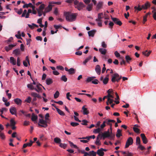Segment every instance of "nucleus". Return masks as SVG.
I'll return each mask as SVG.
<instances>
[{"mask_svg":"<svg viewBox=\"0 0 156 156\" xmlns=\"http://www.w3.org/2000/svg\"><path fill=\"white\" fill-rule=\"evenodd\" d=\"M140 136L142 139L143 143L145 144H146L147 143V140L145 135L144 133H141L140 134Z\"/></svg>","mask_w":156,"mask_h":156,"instance_id":"nucleus-9","label":"nucleus"},{"mask_svg":"<svg viewBox=\"0 0 156 156\" xmlns=\"http://www.w3.org/2000/svg\"><path fill=\"white\" fill-rule=\"evenodd\" d=\"M134 9H135V10H137L138 11H140L142 10L143 9L142 8V6H140L139 5H138V6H135L134 7Z\"/></svg>","mask_w":156,"mask_h":156,"instance_id":"nucleus-27","label":"nucleus"},{"mask_svg":"<svg viewBox=\"0 0 156 156\" xmlns=\"http://www.w3.org/2000/svg\"><path fill=\"white\" fill-rule=\"evenodd\" d=\"M74 4L75 5V8H77L79 11L83 9V8L85 7V5L83 2H79L77 0L75 1Z\"/></svg>","mask_w":156,"mask_h":156,"instance_id":"nucleus-3","label":"nucleus"},{"mask_svg":"<svg viewBox=\"0 0 156 156\" xmlns=\"http://www.w3.org/2000/svg\"><path fill=\"white\" fill-rule=\"evenodd\" d=\"M54 27L56 29L58 30V29H61L62 27L61 25H54Z\"/></svg>","mask_w":156,"mask_h":156,"instance_id":"nucleus-55","label":"nucleus"},{"mask_svg":"<svg viewBox=\"0 0 156 156\" xmlns=\"http://www.w3.org/2000/svg\"><path fill=\"white\" fill-rule=\"evenodd\" d=\"M59 146L63 148L64 149H65L67 147V145L65 144H62V143H60V144Z\"/></svg>","mask_w":156,"mask_h":156,"instance_id":"nucleus-48","label":"nucleus"},{"mask_svg":"<svg viewBox=\"0 0 156 156\" xmlns=\"http://www.w3.org/2000/svg\"><path fill=\"white\" fill-rule=\"evenodd\" d=\"M61 80L62 81L66 82L67 80V78L65 75H62L61 77Z\"/></svg>","mask_w":156,"mask_h":156,"instance_id":"nucleus-37","label":"nucleus"},{"mask_svg":"<svg viewBox=\"0 0 156 156\" xmlns=\"http://www.w3.org/2000/svg\"><path fill=\"white\" fill-rule=\"evenodd\" d=\"M53 5H52V4L50 3V2L49 3V4L45 9V10H47L46 12H49L52 9V7Z\"/></svg>","mask_w":156,"mask_h":156,"instance_id":"nucleus-20","label":"nucleus"},{"mask_svg":"<svg viewBox=\"0 0 156 156\" xmlns=\"http://www.w3.org/2000/svg\"><path fill=\"white\" fill-rule=\"evenodd\" d=\"M40 86H42V85L40 84H37L36 87L37 89L35 88L34 90L37 92H39L41 91L42 89Z\"/></svg>","mask_w":156,"mask_h":156,"instance_id":"nucleus-17","label":"nucleus"},{"mask_svg":"<svg viewBox=\"0 0 156 156\" xmlns=\"http://www.w3.org/2000/svg\"><path fill=\"white\" fill-rule=\"evenodd\" d=\"M151 52V51H149L147 52V51L146 50L145 51H143L142 53L143 55H144L145 56H148Z\"/></svg>","mask_w":156,"mask_h":156,"instance_id":"nucleus-30","label":"nucleus"},{"mask_svg":"<svg viewBox=\"0 0 156 156\" xmlns=\"http://www.w3.org/2000/svg\"><path fill=\"white\" fill-rule=\"evenodd\" d=\"M101 129L99 128L96 129H95L93 131V132L95 133H99L101 131Z\"/></svg>","mask_w":156,"mask_h":156,"instance_id":"nucleus-47","label":"nucleus"},{"mask_svg":"<svg viewBox=\"0 0 156 156\" xmlns=\"http://www.w3.org/2000/svg\"><path fill=\"white\" fill-rule=\"evenodd\" d=\"M95 70L96 72L98 74L100 75V74L101 69L100 66L99 65H96L95 68Z\"/></svg>","mask_w":156,"mask_h":156,"instance_id":"nucleus-14","label":"nucleus"},{"mask_svg":"<svg viewBox=\"0 0 156 156\" xmlns=\"http://www.w3.org/2000/svg\"><path fill=\"white\" fill-rule=\"evenodd\" d=\"M70 125L71 126L73 127H75L79 125V124L77 122H71L70 123Z\"/></svg>","mask_w":156,"mask_h":156,"instance_id":"nucleus-50","label":"nucleus"},{"mask_svg":"<svg viewBox=\"0 0 156 156\" xmlns=\"http://www.w3.org/2000/svg\"><path fill=\"white\" fill-rule=\"evenodd\" d=\"M138 148H140L142 151H143L145 149L144 147L140 144L139 145Z\"/></svg>","mask_w":156,"mask_h":156,"instance_id":"nucleus-56","label":"nucleus"},{"mask_svg":"<svg viewBox=\"0 0 156 156\" xmlns=\"http://www.w3.org/2000/svg\"><path fill=\"white\" fill-rule=\"evenodd\" d=\"M133 131L136 133H139L140 130L138 128H136L135 127H133Z\"/></svg>","mask_w":156,"mask_h":156,"instance_id":"nucleus-44","label":"nucleus"},{"mask_svg":"<svg viewBox=\"0 0 156 156\" xmlns=\"http://www.w3.org/2000/svg\"><path fill=\"white\" fill-rule=\"evenodd\" d=\"M31 95L35 98H41V97L38 94L35 92H32L31 94Z\"/></svg>","mask_w":156,"mask_h":156,"instance_id":"nucleus-15","label":"nucleus"},{"mask_svg":"<svg viewBox=\"0 0 156 156\" xmlns=\"http://www.w3.org/2000/svg\"><path fill=\"white\" fill-rule=\"evenodd\" d=\"M54 141L55 142L57 143H60V142L61 141V139L58 137H56L54 139Z\"/></svg>","mask_w":156,"mask_h":156,"instance_id":"nucleus-41","label":"nucleus"},{"mask_svg":"<svg viewBox=\"0 0 156 156\" xmlns=\"http://www.w3.org/2000/svg\"><path fill=\"white\" fill-rule=\"evenodd\" d=\"M99 51L103 55H105L106 53V50L103 48H100L99 49Z\"/></svg>","mask_w":156,"mask_h":156,"instance_id":"nucleus-32","label":"nucleus"},{"mask_svg":"<svg viewBox=\"0 0 156 156\" xmlns=\"http://www.w3.org/2000/svg\"><path fill=\"white\" fill-rule=\"evenodd\" d=\"M59 93L58 91H57L54 94V98H58L59 95Z\"/></svg>","mask_w":156,"mask_h":156,"instance_id":"nucleus-49","label":"nucleus"},{"mask_svg":"<svg viewBox=\"0 0 156 156\" xmlns=\"http://www.w3.org/2000/svg\"><path fill=\"white\" fill-rule=\"evenodd\" d=\"M14 101L18 105H21L22 103V101L19 98H16L14 99Z\"/></svg>","mask_w":156,"mask_h":156,"instance_id":"nucleus-10","label":"nucleus"},{"mask_svg":"<svg viewBox=\"0 0 156 156\" xmlns=\"http://www.w3.org/2000/svg\"><path fill=\"white\" fill-rule=\"evenodd\" d=\"M32 5V3H30L29 4H25L23 6V8H28V7H30Z\"/></svg>","mask_w":156,"mask_h":156,"instance_id":"nucleus-42","label":"nucleus"},{"mask_svg":"<svg viewBox=\"0 0 156 156\" xmlns=\"http://www.w3.org/2000/svg\"><path fill=\"white\" fill-rule=\"evenodd\" d=\"M101 46L104 48H106L107 47V44H105V42L103 41L102 43Z\"/></svg>","mask_w":156,"mask_h":156,"instance_id":"nucleus-63","label":"nucleus"},{"mask_svg":"<svg viewBox=\"0 0 156 156\" xmlns=\"http://www.w3.org/2000/svg\"><path fill=\"white\" fill-rule=\"evenodd\" d=\"M32 98L30 97H28L25 100V102H27L28 103H30L31 101Z\"/></svg>","mask_w":156,"mask_h":156,"instance_id":"nucleus-46","label":"nucleus"},{"mask_svg":"<svg viewBox=\"0 0 156 156\" xmlns=\"http://www.w3.org/2000/svg\"><path fill=\"white\" fill-rule=\"evenodd\" d=\"M27 87L31 90H34L35 89L32 83L28 84L27 85Z\"/></svg>","mask_w":156,"mask_h":156,"instance_id":"nucleus-35","label":"nucleus"},{"mask_svg":"<svg viewBox=\"0 0 156 156\" xmlns=\"http://www.w3.org/2000/svg\"><path fill=\"white\" fill-rule=\"evenodd\" d=\"M47 120H44L42 119H40L39 120V123L43 125H41L40 123H38V125L41 127L46 128L48 126Z\"/></svg>","mask_w":156,"mask_h":156,"instance_id":"nucleus-5","label":"nucleus"},{"mask_svg":"<svg viewBox=\"0 0 156 156\" xmlns=\"http://www.w3.org/2000/svg\"><path fill=\"white\" fill-rule=\"evenodd\" d=\"M115 137V135L114 134L112 133V131H111V134H108L105 132H104L102 134L101 138L102 137L103 139L104 140L106 138H109L110 140H114Z\"/></svg>","mask_w":156,"mask_h":156,"instance_id":"nucleus-2","label":"nucleus"},{"mask_svg":"<svg viewBox=\"0 0 156 156\" xmlns=\"http://www.w3.org/2000/svg\"><path fill=\"white\" fill-rule=\"evenodd\" d=\"M106 123L107 125H109V124L111 122L115 123V121L114 120L112 119H106Z\"/></svg>","mask_w":156,"mask_h":156,"instance_id":"nucleus-34","label":"nucleus"},{"mask_svg":"<svg viewBox=\"0 0 156 156\" xmlns=\"http://www.w3.org/2000/svg\"><path fill=\"white\" fill-rule=\"evenodd\" d=\"M45 7V5L44 4H42L39 6L38 9H37L36 10L43 12V10L44 9Z\"/></svg>","mask_w":156,"mask_h":156,"instance_id":"nucleus-22","label":"nucleus"},{"mask_svg":"<svg viewBox=\"0 0 156 156\" xmlns=\"http://www.w3.org/2000/svg\"><path fill=\"white\" fill-rule=\"evenodd\" d=\"M136 144L139 145L140 144V140L139 136H137L136 137Z\"/></svg>","mask_w":156,"mask_h":156,"instance_id":"nucleus-40","label":"nucleus"},{"mask_svg":"<svg viewBox=\"0 0 156 156\" xmlns=\"http://www.w3.org/2000/svg\"><path fill=\"white\" fill-rule=\"evenodd\" d=\"M122 131L121 130L119 129H118L117 130V133L116 134V136L118 138H119L121 136H122V133H121Z\"/></svg>","mask_w":156,"mask_h":156,"instance_id":"nucleus-23","label":"nucleus"},{"mask_svg":"<svg viewBox=\"0 0 156 156\" xmlns=\"http://www.w3.org/2000/svg\"><path fill=\"white\" fill-rule=\"evenodd\" d=\"M17 66H19L20 65V58L19 57H18L17 60Z\"/></svg>","mask_w":156,"mask_h":156,"instance_id":"nucleus-58","label":"nucleus"},{"mask_svg":"<svg viewBox=\"0 0 156 156\" xmlns=\"http://www.w3.org/2000/svg\"><path fill=\"white\" fill-rule=\"evenodd\" d=\"M50 3L52 4H56L57 5H60L61 3V2H50Z\"/></svg>","mask_w":156,"mask_h":156,"instance_id":"nucleus-57","label":"nucleus"},{"mask_svg":"<svg viewBox=\"0 0 156 156\" xmlns=\"http://www.w3.org/2000/svg\"><path fill=\"white\" fill-rule=\"evenodd\" d=\"M27 13V10L26 9L24 10L23 12L22 15V17H24L25 16L26 14Z\"/></svg>","mask_w":156,"mask_h":156,"instance_id":"nucleus-59","label":"nucleus"},{"mask_svg":"<svg viewBox=\"0 0 156 156\" xmlns=\"http://www.w3.org/2000/svg\"><path fill=\"white\" fill-rule=\"evenodd\" d=\"M96 31L95 30H92L88 32V34L89 37H93Z\"/></svg>","mask_w":156,"mask_h":156,"instance_id":"nucleus-13","label":"nucleus"},{"mask_svg":"<svg viewBox=\"0 0 156 156\" xmlns=\"http://www.w3.org/2000/svg\"><path fill=\"white\" fill-rule=\"evenodd\" d=\"M111 19L116 24L118 25L119 26H120L122 25V22L118 18H113L112 17Z\"/></svg>","mask_w":156,"mask_h":156,"instance_id":"nucleus-7","label":"nucleus"},{"mask_svg":"<svg viewBox=\"0 0 156 156\" xmlns=\"http://www.w3.org/2000/svg\"><path fill=\"white\" fill-rule=\"evenodd\" d=\"M121 78V76H120L117 73H115L112 76L111 81L113 83H115L116 81L119 82Z\"/></svg>","mask_w":156,"mask_h":156,"instance_id":"nucleus-4","label":"nucleus"},{"mask_svg":"<svg viewBox=\"0 0 156 156\" xmlns=\"http://www.w3.org/2000/svg\"><path fill=\"white\" fill-rule=\"evenodd\" d=\"M98 81L97 79H95L94 80L92 81V83L94 84H97L98 83Z\"/></svg>","mask_w":156,"mask_h":156,"instance_id":"nucleus-61","label":"nucleus"},{"mask_svg":"<svg viewBox=\"0 0 156 156\" xmlns=\"http://www.w3.org/2000/svg\"><path fill=\"white\" fill-rule=\"evenodd\" d=\"M34 142L32 141L31 140H30V143H26V144H24L23 145V148H26L27 146L30 147L32 145V144Z\"/></svg>","mask_w":156,"mask_h":156,"instance_id":"nucleus-18","label":"nucleus"},{"mask_svg":"<svg viewBox=\"0 0 156 156\" xmlns=\"http://www.w3.org/2000/svg\"><path fill=\"white\" fill-rule=\"evenodd\" d=\"M102 5V2H100L98 3L97 5V8L98 9H100L101 8Z\"/></svg>","mask_w":156,"mask_h":156,"instance_id":"nucleus-38","label":"nucleus"},{"mask_svg":"<svg viewBox=\"0 0 156 156\" xmlns=\"http://www.w3.org/2000/svg\"><path fill=\"white\" fill-rule=\"evenodd\" d=\"M93 5L92 4H89L86 8L89 11H90L92 9Z\"/></svg>","mask_w":156,"mask_h":156,"instance_id":"nucleus-36","label":"nucleus"},{"mask_svg":"<svg viewBox=\"0 0 156 156\" xmlns=\"http://www.w3.org/2000/svg\"><path fill=\"white\" fill-rule=\"evenodd\" d=\"M10 126H15L16 122L13 119H11L10 120Z\"/></svg>","mask_w":156,"mask_h":156,"instance_id":"nucleus-43","label":"nucleus"},{"mask_svg":"<svg viewBox=\"0 0 156 156\" xmlns=\"http://www.w3.org/2000/svg\"><path fill=\"white\" fill-rule=\"evenodd\" d=\"M147 15H145L143 17V23L144 24L145 22H146L147 20Z\"/></svg>","mask_w":156,"mask_h":156,"instance_id":"nucleus-60","label":"nucleus"},{"mask_svg":"<svg viewBox=\"0 0 156 156\" xmlns=\"http://www.w3.org/2000/svg\"><path fill=\"white\" fill-rule=\"evenodd\" d=\"M46 81V84L48 85H49L53 83L52 79L50 78H47Z\"/></svg>","mask_w":156,"mask_h":156,"instance_id":"nucleus-26","label":"nucleus"},{"mask_svg":"<svg viewBox=\"0 0 156 156\" xmlns=\"http://www.w3.org/2000/svg\"><path fill=\"white\" fill-rule=\"evenodd\" d=\"M152 13H153V17L154 20H156V12H154V11H152Z\"/></svg>","mask_w":156,"mask_h":156,"instance_id":"nucleus-64","label":"nucleus"},{"mask_svg":"<svg viewBox=\"0 0 156 156\" xmlns=\"http://www.w3.org/2000/svg\"><path fill=\"white\" fill-rule=\"evenodd\" d=\"M84 106H83L82 108L83 110V113L84 115H87L89 113V111L87 110V108H85Z\"/></svg>","mask_w":156,"mask_h":156,"instance_id":"nucleus-24","label":"nucleus"},{"mask_svg":"<svg viewBox=\"0 0 156 156\" xmlns=\"http://www.w3.org/2000/svg\"><path fill=\"white\" fill-rule=\"evenodd\" d=\"M7 111V109L5 108H3L2 109H0V112H2V114H3V112H6Z\"/></svg>","mask_w":156,"mask_h":156,"instance_id":"nucleus-53","label":"nucleus"},{"mask_svg":"<svg viewBox=\"0 0 156 156\" xmlns=\"http://www.w3.org/2000/svg\"><path fill=\"white\" fill-rule=\"evenodd\" d=\"M97 154V152H95L94 151H90L89 153L90 155H92L93 156H96Z\"/></svg>","mask_w":156,"mask_h":156,"instance_id":"nucleus-45","label":"nucleus"},{"mask_svg":"<svg viewBox=\"0 0 156 156\" xmlns=\"http://www.w3.org/2000/svg\"><path fill=\"white\" fill-rule=\"evenodd\" d=\"M103 16V13L102 12L99 13L98 14V18H99V19H101L102 18V16Z\"/></svg>","mask_w":156,"mask_h":156,"instance_id":"nucleus-54","label":"nucleus"},{"mask_svg":"<svg viewBox=\"0 0 156 156\" xmlns=\"http://www.w3.org/2000/svg\"><path fill=\"white\" fill-rule=\"evenodd\" d=\"M10 62L11 63L15 65L16 64V61L14 58L12 57H11L10 58Z\"/></svg>","mask_w":156,"mask_h":156,"instance_id":"nucleus-19","label":"nucleus"},{"mask_svg":"<svg viewBox=\"0 0 156 156\" xmlns=\"http://www.w3.org/2000/svg\"><path fill=\"white\" fill-rule=\"evenodd\" d=\"M49 114L48 113H47L45 116V118L46 120H49L48 118L49 117Z\"/></svg>","mask_w":156,"mask_h":156,"instance_id":"nucleus-62","label":"nucleus"},{"mask_svg":"<svg viewBox=\"0 0 156 156\" xmlns=\"http://www.w3.org/2000/svg\"><path fill=\"white\" fill-rule=\"evenodd\" d=\"M9 111L10 112L12 115H15L16 116H17L16 113V109L15 107H11L9 109Z\"/></svg>","mask_w":156,"mask_h":156,"instance_id":"nucleus-8","label":"nucleus"},{"mask_svg":"<svg viewBox=\"0 0 156 156\" xmlns=\"http://www.w3.org/2000/svg\"><path fill=\"white\" fill-rule=\"evenodd\" d=\"M68 72H69V73L70 74H73L75 73V70L73 68H71L69 69Z\"/></svg>","mask_w":156,"mask_h":156,"instance_id":"nucleus-39","label":"nucleus"},{"mask_svg":"<svg viewBox=\"0 0 156 156\" xmlns=\"http://www.w3.org/2000/svg\"><path fill=\"white\" fill-rule=\"evenodd\" d=\"M12 54L16 56L20 55L21 54V51L20 49L17 48L14 50L12 52Z\"/></svg>","mask_w":156,"mask_h":156,"instance_id":"nucleus-11","label":"nucleus"},{"mask_svg":"<svg viewBox=\"0 0 156 156\" xmlns=\"http://www.w3.org/2000/svg\"><path fill=\"white\" fill-rule=\"evenodd\" d=\"M97 153L99 156H102V155H104L105 154L104 152L101 149L98 150Z\"/></svg>","mask_w":156,"mask_h":156,"instance_id":"nucleus-29","label":"nucleus"},{"mask_svg":"<svg viewBox=\"0 0 156 156\" xmlns=\"http://www.w3.org/2000/svg\"><path fill=\"white\" fill-rule=\"evenodd\" d=\"M77 15L76 13H71L69 12H64V15L66 17V20L69 22H72L75 20Z\"/></svg>","mask_w":156,"mask_h":156,"instance_id":"nucleus-1","label":"nucleus"},{"mask_svg":"<svg viewBox=\"0 0 156 156\" xmlns=\"http://www.w3.org/2000/svg\"><path fill=\"white\" fill-rule=\"evenodd\" d=\"M56 110L58 113L61 116H64L65 114V113L62 110L58 109V108H56Z\"/></svg>","mask_w":156,"mask_h":156,"instance_id":"nucleus-31","label":"nucleus"},{"mask_svg":"<svg viewBox=\"0 0 156 156\" xmlns=\"http://www.w3.org/2000/svg\"><path fill=\"white\" fill-rule=\"evenodd\" d=\"M133 143V140L132 137H130L127 139L125 146V148H128L129 145L132 144Z\"/></svg>","mask_w":156,"mask_h":156,"instance_id":"nucleus-6","label":"nucleus"},{"mask_svg":"<svg viewBox=\"0 0 156 156\" xmlns=\"http://www.w3.org/2000/svg\"><path fill=\"white\" fill-rule=\"evenodd\" d=\"M82 124L84 125H87V123L88 122V121L85 120H83L82 121Z\"/></svg>","mask_w":156,"mask_h":156,"instance_id":"nucleus-52","label":"nucleus"},{"mask_svg":"<svg viewBox=\"0 0 156 156\" xmlns=\"http://www.w3.org/2000/svg\"><path fill=\"white\" fill-rule=\"evenodd\" d=\"M126 61L128 63H130V62L131 61L132 58L129 55H127L125 56Z\"/></svg>","mask_w":156,"mask_h":156,"instance_id":"nucleus-25","label":"nucleus"},{"mask_svg":"<svg viewBox=\"0 0 156 156\" xmlns=\"http://www.w3.org/2000/svg\"><path fill=\"white\" fill-rule=\"evenodd\" d=\"M108 76L109 75H107L105 78L103 80V83L104 84H106L108 83L109 80Z\"/></svg>","mask_w":156,"mask_h":156,"instance_id":"nucleus-28","label":"nucleus"},{"mask_svg":"<svg viewBox=\"0 0 156 156\" xmlns=\"http://www.w3.org/2000/svg\"><path fill=\"white\" fill-rule=\"evenodd\" d=\"M16 46V44H9L8 46H6L5 47V50L7 51H8L12 49L13 47Z\"/></svg>","mask_w":156,"mask_h":156,"instance_id":"nucleus-12","label":"nucleus"},{"mask_svg":"<svg viewBox=\"0 0 156 156\" xmlns=\"http://www.w3.org/2000/svg\"><path fill=\"white\" fill-rule=\"evenodd\" d=\"M37 115H35L34 113H32L31 120L33 121H35L37 120Z\"/></svg>","mask_w":156,"mask_h":156,"instance_id":"nucleus-33","label":"nucleus"},{"mask_svg":"<svg viewBox=\"0 0 156 156\" xmlns=\"http://www.w3.org/2000/svg\"><path fill=\"white\" fill-rule=\"evenodd\" d=\"M56 69H60L61 70H63L64 69L63 66H56Z\"/></svg>","mask_w":156,"mask_h":156,"instance_id":"nucleus-51","label":"nucleus"},{"mask_svg":"<svg viewBox=\"0 0 156 156\" xmlns=\"http://www.w3.org/2000/svg\"><path fill=\"white\" fill-rule=\"evenodd\" d=\"M150 3L147 2L146 3H145L144 4L142 5V8L143 9H147L148 7H150Z\"/></svg>","mask_w":156,"mask_h":156,"instance_id":"nucleus-16","label":"nucleus"},{"mask_svg":"<svg viewBox=\"0 0 156 156\" xmlns=\"http://www.w3.org/2000/svg\"><path fill=\"white\" fill-rule=\"evenodd\" d=\"M92 57V56L89 55L88 57L86 58L85 60L83 62V64L86 65L87 63L88 62L90 59H91Z\"/></svg>","mask_w":156,"mask_h":156,"instance_id":"nucleus-21","label":"nucleus"}]
</instances>
